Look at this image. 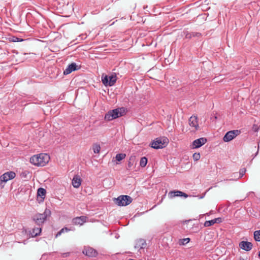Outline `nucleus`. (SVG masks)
<instances>
[{
	"instance_id": "f257e3e1",
	"label": "nucleus",
	"mask_w": 260,
	"mask_h": 260,
	"mask_svg": "<svg viewBox=\"0 0 260 260\" xmlns=\"http://www.w3.org/2000/svg\"><path fill=\"white\" fill-rule=\"evenodd\" d=\"M50 156L46 153L34 155L30 158V162L37 166H44L49 161Z\"/></svg>"
},
{
	"instance_id": "f03ea898",
	"label": "nucleus",
	"mask_w": 260,
	"mask_h": 260,
	"mask_svg": "<svg viewBox=\"0 0 260 260\" xmlns=\"http://www.w3.org/2000/svg\"><path fill=\"white\" fill-rule=\"evenodd\" d=\"M50 215L51 211L46 208L43 213H37L34 215L32 219L37 225L42 226L46 219Z\"/></svg>"
},
{
	"instance_id": "7ed1b4c3",
	"label": "nucleus",
	"mask_w": 260,
	"mask_h": 260,
	"mask_svg": "<svg viewBox=\"0 0 260 260\" xmlns=\"http://www.w3.org/2000/svg\"><path fill=\"white\" fill-rule=\"evenodd\" d=\"M125 112L124 108L115 109L110 110L105 115V119L107 121H111L119 117L122 116Z\"/></svg>"
},
{
	"instance_id": "20e7f679",
	"label": "nucleus",
	"mask_w": 260,
	"mask_h": 260,
	"mask_svg": "<svg viewBox=\"0 0 260 260\" xmlns=\"http://www.w3.org/2000/svg\"><path fill=\"white\" fill-rule=\"evenodd\" d=\"M168 143V139L166 137H158L155 139L150 144V146L155 149L162 148Z\"/></svg>"
},
{
	"instance_id": "39448f33",
	"label": "nucleus",
	"mask_w": 260,
	"mask_h": 260,
	"mask_svg": "<svg viewBox=\"0 0 260 260\" xmlns=\"http://www.w3.org/2000/svg\"><path fill=\"white\" fill-rule=\"evenodd\" d=\"M117 81V77L115 73H112L109 76L103 75L102 76V82L103 84L106 86H112Z\"/></svg>"
},
{
	"instance_id": "423d86ee",
	"label": "nucleus",
	"mask_w": 260,
	"mask_h": 260,
	"mask_svg": "<svg viewBox=\"0 0 260 260\" xmlns=\"http://www.w3.org/2000/svg\"><path fill=\"white\" fill-rule=\"evenodd\" d=\"M15 176L16 174L13 171H9L5 173L0 176V185L3 187L7 181L14 179Z\"/></svg>"
},
{
	"instance_id": "0eeeda50",
	"label": "nucleus",
	"mask_w": 260,
	"mask_h": 260,
	"mask_svg": "<svg viewBox=\"0 0 260 260\" xmlns=\"http://www.w3.org/2000/svg\"><path fill=\"white\" fill-rule=\"evenodd\" d=\"M133 199L130 196L122 195L116 199V204L120 206H125L131 203Z\"/></svg>"
},
{
	"instance_id": "6e6552de",
	"label": "nucleus",
	"mask_w": 260,
	"mask_h": 260,
	"mask_svg": "<svg viewBox=\"0 0 260 260\" xmlns=\"http://www.w3.org/2000/svg\"><path fill=\"white\" fill-rule=\"evenodd\" d=\"M240 131L238 129L229 131L224 136L223 140L225 142H230L240 135Z\"/></svg>"
},
{
	"instance_id": "1a4fd4ad",
	"label": "nucleus",
	"mask_w": 260,
	"mask_h": 260,
	"mask_svg": "<svg viewBox=\"0 0 260 260\" xmlns=\"http://www.w3.org/2000/svg\"><path fill=\"white\" fill-rule=\"evenodd\" d=\"M80 68L78 67V66L75 62H72L70 64L67 68L63 71V75H67L71 73L73 71L78 70Z\"/></svg>"
},
{
	"instance_id": "9d476101",
	"label": "nucleus",
	"mask_w": 260,
	"mask_h": 260,
	"mask_svg": "<svg viewBox=\"0 0 260 260\" xmlns=\"http://www.w3.org/2000/svg\"><path fill=\"white\" fill-rule=\"evenodd\" d=\"M207 142V139L205 138H200L199 139L194 140L192 143V147L193 148H198L202 146Z\"/></svg>"
},
{
	"instance_id": "9b49d317",
	"label": "nucleus",
	"mask_w": 260,
	"mask_h": 260,
	"mask_svg": "<svg viewBox=\"0 0 260 260\" xmlns=\"http://www.w3.org/2000/svg\"><path fill=\"white\" fill-rule=\"evenodd\" d=\"M252 244L250 242L243 241L239 243L240 248L246 251H250L252 249Z\"/></svg>"
},
{
	"instance_id": "f8f14e48",
	"label": "nucleus",
	"mask_w": 260,
	"mask_h": 260,
	"mask_svg": "<svg viewBox=\"0 0 260 260\" xmlns=\"http://www.w3.org/2000/svg\"><path fill=\"white\" fill-rule=\"evenodd\" d=\"M189 124L190 126L194 127L196 130L199 128L198 117L197 116L192 115L189 119Z\"/></svg>"
},
{
	"instance_id": "ddd939ff",
	"label": "nucleus",
	"mask_w": 260,
	"mask_h": 260,
	"mask_svg": "<svg viewBox=\"0 0 260 260\" xmlns=\"http://www.w3.org/2000/svg\"><path fill=\"white\" fill-rule=\"evenodd\" d=\"M169 196L170 198H173L175 197H183L186 198L188 197V195L182 191L176 190L170 191L169 193Z\"/></svg>"
},
{
	"instance_id": "4468645a",
	"label": "nucleus",
	"mask_w": 260,
	"mask_h": 260,
	"mask_svg": "<svg viewBox=\"0 0 260 260\" xmlns=\"http://www.w3.org/2000/svg\"><path fill=\"white\" fill-rule=\"evenodd\" d=\"M83 253L89 257L95 256L97 254L96 251L91 247L85 248L83 251Z\"/></svg>"
},
{
	"instance_id": "2eb2a0df",
	"label": "nucleus",
	"mask_w": 260,
	"mask_h": 260,
	"mask_svg": "<svg viewBox=\"0 0 260 260\" xmlns=\"http://www.w3.org/2000/svg\"><path fill=\"white\" fill-rule=\"evenodd\" d=\"M86 217L84 216L77 217L73 219L72 222L75 225H82L86 221Z\"/></svg>"
},
{
	"instance_id": "dca6fc26",
	"label": "nucleus",
	"mask_w": 260,
	"mask_h": 260,
	"mask_svg": "<svg viewBox=\"0 0 260 260\" xmlns=\"http://www.w3.org/2000/svg\"><path fill=\"white\" fill-rule=\"evenodd\" d=\"M81 184V180L79 176L75 175L72 179V185L75 188H78Z\"/></svg>"
},
{
	"instance_id": "f3484780",
	"label": "nucleus",
	"mask_w": 260,
	"mask_h": 260,
	"mask_svg": "<svg viewBox=\"0 0 260 260\" xmlns=\"http://www.w3.org/2000/svg\"><path fill=\"white\" fill-rule=\"evenodd\" d=\"M42 232L41 226L36 228H34L30 232V234L32 237H36L39 235Z\"/></svg>"
},
{
	"instance_id": "a211bd4d",
	"label": "nucleus",
	"mask_w": 260,
	"mask_h": 260,
	"mask_svg": "<svg viewBox=\"0 0 260 260\" xmlns=\"http://www.w3.org/2000/svg\"><path fill=\"white\" fill-rule=\"evenodd\" d=\"M46 193V191L43 188H39L38 189V196H40L43 200H44L45 197Z\"/></svg>"
},
{
	"instance_id": "6ab92c4d",
	"label": "nucleus",
	"mask_w": 260,
	"mask_h": 260,
	"mask_svg": "<svg viewBox=\"0 0 260 260\" xmlns=\"http://www.w3.org/2000/svg\"><path fill=\"white\" fill-rule=\"evenodd\" d=\"M148 162V159L146 157L144 156L141 158L140 161V166L141 167H145Z\"/></svg>"
},
{
	"instance_id": "aec40b11",
	"label": "nucleus",
	"mask_w": 260,
	"mask_h": 260,
	"mask_svg": "<svg viewBox=\"0 0 260 260\" xmlns=\"http://www.w3.org/2000/svg\"><path fill=\"white\" fill-rule=\"evenodd\" d=\"M125 156L126 155L124 153H118L116 154L115 158L117 161H120L123 159H124L125 157Z\"/></svg>"
},
{
	"instance_id": "412c9836",
	"label": "nucleus",
	"mask_w": 260,
	"mask_h": 260,
	"mask_svg": "<svg viewBox=\"0 0 260 260\" xmlns=\"http://www.w3.org/2000/svg\"><path fill=\"white\" fill-rule=\"evenodd\" d=\"M70 230L69 229L67 228H63L61 229L55 235V238L58 237V236H60L62 233H64L65 232H68L70 231Z\"/></svg>"
},
{
	"instance_id": "4be33fe9",
	"label": "nucleus",
	"mask_w": 260,
	"mask_h": 260,
	"mask_svg": "<svg viewBox=\"0 0 260 260\" xmlns=\"http://www.w3.org/2000/svg\"><path fill=\"white\" fill-rule=\"evenodd\" d=\"M254 238L256 241H260V230L254 232Z\"/></svg>"
},
{
	"instance_id": "5701e85b",
	"label": "nucleus",
	"mask_w": 260,
	"mask_h": 260,
	"mask_svg": "<svg viewBox=\"0 0 260 260\" xmlns=\"http://www.w3.org/2000/svg\"><path fill=\"white\" fill-rule=\"evenodd\" d=\"M92 149H93L94 153H98L101 150V147H100V145H99V144H94L93 146Z\"/></svg>"
},
{
	"instance_id": "b1692460",
	"label": "nucleus",
	"mask_w": 260,
	"mask_h": 260,
	"mask_svg": "<svg viewBox=\"0 0 260 260\" xmlns=\"http://www.w3.org/2000/svg\"><path fill=\"white\" fill-rule=\"evenodd\" d=\"M214 224H215V222L214 221V219L211 220H207L204 223V226L205 227H208L210 226L211 225H213Z\"/></svg>"
},
{
	"instance_id": "393cba45",
	"label": "nucleus",
	"mask_w": 260,
	"mask_h": 260,
	"mask_svg": "<svg viewBox=\"0 0 260 260\" xmlns=\"http://www.w3.org/2000/svg\"><path fill=\"white\" fill-rule=\"evenodd\" d=\"M192 157L194 161L199 160L201 157L200 153H194L192 155Z\"/></svg>"
},
{
	"instance_id": "a878e982",
	"label": "nucleus",
	"mask_w": 260,
	"mask_h": 260,
	"mask_svg": "<svg viewBox=\"0 0 260 260\" xmlns=\"http://www.w3.org/2000/svg\"><path fill=\"white\" fill-rule=\"evenodd\" d=\"M185 35V37L187 39H190L192 38V32H188L187 31H185L184 32Z\"/></svg>"
},
{
	"instance_id": "bb28decb",
	"label": "nucleus",
	"mask_w": 260,
	"mask_h": 260,
	"mask_svg": "<svg viewBox=\"0 0 260 260\" xmlns=\"http://www.w3.org/2000/svg\"><path fill=\"white\" fill-rule=\"evenodd\" d=\"M23 41V39L18 38L17 37H13L12 39V41L14 42H19Z\"/></svg>"
},
{
	"instance_id": "cd10ccee",
	"label": "nucleus",
	"mask_w": 260,
	"mask_h": 260,
	"mask_svg": "<svg viewBox=\"0 0 260 260\" xmlns=\"http://www.w3.org/2000/svg\"><path fill=\"white\" fill-rule=\"evenodd\" d=\"M246 172V169L243 168L240 170L239 171V177L241 178L243 176V175L245 174Z\"/></svg>"
},
{
	"instance_id": "c85d7f7f",
	"label": "nucleus",
	"mask_w": 260,
	"mask_h": 260,
	"mask_svg": "<svg viewBox=\"0 0 260 260\" xmlns=\"http://www.w3.org/2000/svg\"><path fill=\"white\" fill-rule=\"evenodd\" d=\"M190 241V239L189 238H184L181 240V243L182 245H185L188 243Z\"/></svg>"
},
{
	"instance_id": "c756f323",
	"label": "nucleus",
	"mask_w": 260,
	"mask_h": 260,
	"mask_svg": "<svg viewBox=\"0 0 260 260\" xmlns=\"http://www.w3.org/2000/svg\"><path fill=\"white\" fill-rule=\"evenodd\" d=\"M133 159L132 158H129V160L128 162V164H127V167H128V168L127 169L128 170H130L131 168L133 166V162L132 161V160H133Z\"/></svg>"
},
{
	"instance_id": "7c9ffc66",
	"label": "nucleus",
	"mask_w": 260,
	"mask_h": 260,
	"mask_svg": "<svg viewBox=\"0 0 260 260\" xmlns=\"http://www.w3.org/2000/svg\"><path fill=\"white\" fill-rule=\"evenodd\" d=\"M201 35V33L197 32H192V37H199Z\"/></svg>"
},
{
	"instance_id": "2f4dec72",
	"label": "nucleus",
	"mask_w": 260,
	"mask_h": 260,
	"mask_svg": "<svg viewBox=\"0 0 260 260\" xmlns=\"http://www.w3.org/2000/svg\"><path fill=\"white\" fill-rule=\"evenodd\" d=\"M213 219H214V221L215 223H220L222 222V219L220 217L216 218Z\"/></svg>"
},
{
	"instance_id": "473e14b6",
	"label": "nucleus",
	"mask_w": 260,
	"mask_h": 260,
	"mask_svg": "<svg viewBox=\"0 0 260 260\" xmlns=\"http://www.w3.org/2000/svg\"><path fill=\"white\" fill-rule=\"evenodd\" d=\"M69 254H70V253H69V252L63 253H62V256L63 257H66L68 256L69 255Z\"/></svg>"
},
{
	"instance_id": "72a5a7b5",
	"label": "nucleus",
	"mask_w": 260,
	"mask_h": 260,
	"mask_svg": "<svg viewBox=\"0 0 260 260\" xmlns=\"http://www.w3.org/2000/svg\"><path fill=\"white\" fill-rule=\"evenodd\" d=\"M140 242L142 243V246L141 247V248H143V246L144 244L145 243V242L143 240H141L140 241Z\"/></svg>"
},
{
	"instance_id": "f704fd0d",
	"label": "nucleus",
	"mask_w": 260,
	"mask_h": 260,
	"mask_svg": "<svg viewBox=\"0 0 260 260\" xmlns=\"http://www.w3.org/2000/svg\"><path fill=\"white\" fill-rule=\"evenodd\" d=\"M190 221H191V220H185V221H184V222H185V223H188V222H189Z\"/></svg>"
},
{
	"instance_id": "c9c22d12",
	"label": "nucleus",
	"mask_w": 260,
	"mask_h": 260,
	"mask_svg": "<svg viewBox=\"0 0 260 260\" xmlns=\"http://www.w3.org/2000/svg\"><path fill=\"white\" fill-rule=\"evenodd\" d=\"M204 196H201V197H200V199H202V198H204Z\"/></svg>"
},
{
	"instance_id": "e433bc0d",
	"label": "nucleus",
	"mask_w": 260,
	"mask_h": 260,
	"mask_svg": "<svg viewBox=\"0 0 260 260\" xmlns=\"http://www.w3.org/2000/svg\"><path fill=\"white\" fill-rule=\"evenodd\" d=\"M258 256H259V257L260 258V250H259V253H258Z\"/></svg>"
},
{
	"instance_id": "4c0bfd02",
	"label": "nucleus",
	"mask_w": 260,
	"mask_h": 260,
	"mask_svg": "<svg viewBox=\"0 0 260 260\" xmlns=\"http://www.w3.org/2000/svg\"><path fill=\"white\" fill-rule=\"evenodd\" d=\"M240 260H246V259H244V258H240Z\"/></svg>"
},
{
	"instance_id": "58836bf2",
	"label": "nucleus",
	"mask_w": 260,
	"mask_h": 260,
	"mask_svg": "<svg viewBox=\"0 0 260 260\" xmlns=\"http://www.w3.org/2000/svg\"><path fill=\"white\" fill-rule=\"evenodd\" d=\"M258 153V151L256 152V154H255V155H257Z\"/></svg>"
}]
</instances>
